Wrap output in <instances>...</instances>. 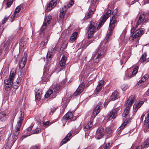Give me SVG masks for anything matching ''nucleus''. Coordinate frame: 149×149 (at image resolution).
Returning a JSON list of instances; mask_svg holds the SVG:
<instances>
[{"label":"nucleus","mask_w":149,"mask_h":149,"mask_svg":"<svg viewBox=\"0 0 149 149\" xmlns=\"http://www.w3.org/2000/svg\"><path fill=\"white\" fill-rule=\"evenodd\" d=\"M128 88L127 85L126 84H124L121 86V89L123 91H125Z\"/></svg>","instance_id":"3c124183"},{"label":"nucleus","mask_w":149,"mask_h":149,"mask_svg":"<svg viewBox=\"0 0 149 149\" xmlns=\"http://www.w3.org/2000/svg\"><path fill=\"white\" fill-rule=\"evenodd\" d=\"M52 18V16L50 15H49L46 17L44 20L43 25L42 26L41 29L42 30L44 31L46 27L49 25L51 22V20Z\"/></svg>","instance_id":"6e6552de"},{"label":"nucleus","mask_w":149,"mask_h":149,"mask_svg":"<svg viewBox=\"0 0 149 149\" xmlns=\"http://www.w3.org/2000/svg\"><path fill=\"white\" fill-rule=\"evenodd\" d=\"M30 149H39V148L38 146H34L31 147Z\"/></svg>","instance_id":"69168bd1"},{"label":"nucleus","mask_w":149,"mask_h":149,"mask_svg":"<svg viewBox=\"0 0 149 149\" xmlns=\"http://www.w3.org/2000/svg\"><path fill=\"white\" fill-rule=\"evenodd\" d=\"M78 34L77 32H74L70 36V42H72L75 41L77 38V36Z\"/></svg>","instance_id":"cd10ccee"},{"label":"nucleus","mask_w":149,"mask_h":149,"mask_svg":"<svg viewBox=\"0 0 149 149\" xmlns=\"http://www.w3.org/2000/svg\"><path fill=\"white\" fill-rule=\"evenodd\" d=\"M71 133H68L66 136L62 140L61 142L60 143V146H61L63 144L67 143V142L70 140V138L71 136Z\"/></svg>","instance_id":"6ab92c4d"},{"label":"nucleus","mask_w":149,"mask_h":149,"mask_svg":"<svg viewBox=\"0 0 149 149\" xmlns=\"http://www.w3.org/2000/svg\"><path fill=\"white\" fill-rule=\"evenodd\" d=\"M119 97L118 92L116 91H114L110 96V99L112 100H114Z\"/></svg>","instance_id":"412c9836"},{"label":"nucleus","mask_w":149,"mask_h":149,"mask_svg":"<svg viewBox=\"0 0 149 149\" xmlns=\"http://www.w3.org/2000/svg\"><path fill=\"white\" fill-rule=\"evenodd\" d=\"M21 8L22 6L21 5L19 6L16 8L14 13L15 14V15L18 16L19 15Z\"/></svg>","instance_id":"72a5a7b5"},{"label":"nucleus","mask_w":149,"mask_h":149,"mask_svg":"<svg viewBox=\"0 0 149 149\" xmlns=\"http://www.w3.org/2000/svg\"><path fill=\"white\" fill-rule=\"evenodd\" d=\"M146 54L145 53L143 54L141 57L140 58V60L141 62H144L146 59Z\"/></svg>","instance_id":"ea45409f"},{"label":"nucleus","mask_w":149,"mask_h":149,"mask_svg":"<svg viewBox=\"0 0 149 149\" xmlns=\"http://www.w3.org/2000/svg\"><path fill=\"white\" fill-rule=\"evenodd\" d=\"M111 34H110V33H109V32L107 35L106 36V38L104 40H106L107 41V42H108V41L109 40V36L110 35H111Z\"/></svg>","instance_id":"4d7b16f0"},{"label":"nucleus","mask_w":149,"mask_h":149,"mask_svg":"<svg viewBox=\"0 0 149 149\" xmlns=\"http://www.w3.org/2000/svg\"><path fill=\"white\" fill-rule=\"evenodd\" d=\"M139 69L138 66H136L134 68L133 71L132 72H130L128 74H126V76L128 77L127 78L130 79L134 76L137 73Z\"/></svg>","instance_id":"dca6fc26"},{"label":"nucleus","mask_w":149,"mask_h":149,"mask_svg":"<svg viewBox=\"0 0 149 149\" xmlns=\"http://www.w3.org/2000/svg\"><path fill=\"white\" fill-rule=\"evenodd\" d=\"M143 147L147 148L149 146V138L143 144Z\"/></svg>","instance_id":"e433bc0d"},{"label":"nucleus","mask_w":149,"mask_h":149,"mask_svg":"<svg viewBox=\"0 0 149 149\" xmlns=\"http://www.w3.org/2000/svg\"><path fill=\"white\" fill-rule=\"evenodd\" d=\"M26 60V56L23 57L21 60L19 61V66L21 68H23L25 66Z\"/></svg>","instance_id":"aec40b11"},{"label":"nucleus","mask_w":149,"mask_h":149,"mask_svg":"<svg viewBox=\"0 0 149 149\" xmlns=\"http://www.w3.org/2000/svg\"><path fill=\"white\" fill-rule=\"evenodd\" d=\"M112 128L110 127H107L105 129V134L111 135L113 132Z\"/></svg>","instance_id":"2f4dec72"},{"label":"nucleus","mask_w":149,"mask_h":149,"mask_svg":"<svg viewBox=\"0 0 149 149\" xmlns=\"http://www.w3.org/2000/svg\"><path fill=\"white\" fill-rule=\"evenodd\" d=\"M48 41L47 39H45L44 41H42L40 43L41 47H43L47 45V42Z\"/></svg>","instance_id":"37998d69"},{"label":"nucleus","mask_w":149,"mask_h":149,"mask_svg":"<svg viewBox=\"0 0 149 149\" xmlns=\"http://www.w3.org/2000/svg\"><path fill=\"white\" fill-rule=\"evenodd\" d=\"M104 22H103V21L101 20L98 25V26L97 28V29L99 30L100 28L103 25Z\"/></svg>","instance_id":"a18cd8bd"},{"label":"nucleus","mask_w":149,"mask_h":149,"mask_svg":"<svg viewBox=\"0 0 149 149\" xmlns=\"http://www.w3.org/2000/svg\"><path fill=\"white\" fill-rule=\"evenodd\" d=\"M67 57L65 55H63L61 61L59 62L60 66L63 68L65 67L66 61L67 60Z\"/></svg>","instance_id":"a211bd4d"},{"label":"nucleus","mask_w":149,"mask_h":149,"mask_svg":"<svg viewBox=\"0 0 149 149\" xmlns=\"http://www.w3.org/2000/svg\"><path fill=\"white\" fill-rule=\"evenodd\" d=\"M98 3V1L97 0H93L91 1V5H95V6H97Z\"/></svg>","instance_id":"49530a36"},{"label":"nucleus","mask_w":149,"mask_h":149,"mask_svg":"<svg viewBox=\"0 0 149 149\" xmlns=\"http://www.w3.org/2000/svg\"><path fill=\"white\" fill-rule=\"evenodd\" d=\"M74 3V1L73 0H71L70 2L69 3V5H70V6H72Z\"/></svg>","instance_id":"0e129e2a"},{"label":"nucleus","mask_w":149,"mask_h":149,"mask_svg":"<svg viewBox=\"0 0 149 149\" xmlns=\"http://www.w3.org/2000/svg\"><path fill=\"white\" fill-rule=\"evenodd\" d=\"M145 116V114H142V115H141V118H140V120H141V121H143V118Z\"/></svg>","instance_id":"338daca9"},{"label":"nucleus","mask_w":149,"mask_h":149,"mask_svg":"<svg viewBox=\"0 0 149 149\" xmlns=\"http://www.w3.org/2000/svg\"><path fill=\"white\" fill-rule=\"evenodd\" d=\"M2 149H9V147L8 145H5Z\"/></svg>","instance_id":"774afa93"},{"label":"nucleus","mask_w":149,"mask_h":149,"mask_svg":"<svg viewBox=\"0 0 149 149\" xmlns=\"http://www.w3.org/2000/svg\"><path fill=\"white\" fill-rule=\"evenodd\" d=\"M14 0H5L7 1L6 5L8 7H9L12 4Z\"/></svg>","instance_id":"a19ab883"},{"label":"nucleus","mask_w":149,"mask_h":149,"mask_svg":"<svg viewBox=\"0 0 149 149\" xmlns=\"http://www.w3.org/2000/svg\"><path fill=\"white\" fill-rule=\"evenodd\" d=\"M129 120H130L128 119L127 120V119L125 120L123 124H122L120 126L118 129V130L119 131H120L121 129H123L125 126L129 122Z\"/></svg>","instance_id":"c85d7f7f"},{"label":"nucleus","mask_w":149,"mask_h":149,"mask_svg":"<svg viewBox=\"0 0 149 149\" xmlns=\"http://www.w3.org/2000/svg\"><path fill=\"white\" fill-rule=\"evenodd\" d=\"M108 42L105 40H104L102 42L100 43L101 46H103L105 47L106 46H107Z\"/></svg>","instance_id":"c03bdc74"},{"label":"nucleus","mask_w":149,"mask_h":149,"mask_svg":"<svg viewBox=\"0 0 149 149\" xmlns=\"http://www.w3.org/2000/svg\"><path fill=\"white\" fill-rule=\"evenodd\" d=\"M149 77V75L148 74H146L142 78L144 81H146L147 79Z\"/></svg>","instance_id":"6e6d98bb"},{"label":"nucleus","mask_w":149,"mask_h":149,"mask_svg":"<svg viewBox=\"0 0 149 149\" xmlns=\"http://www.w3.org/2000/svg\"><path fill=\"white\" fill-rule=\"evenodd\" d=\"M55 47H54V48H53V47H50L49 49L48 52H49V50H51L50 53H51V54L54 53L55 51Z\"/></svg>","instance_id":"603ef678"},{"label":"nucleus","mask_w":149,"mask_h":149,"mask_svg":"<svg viewBox=\"0 0 149 149\" xmlns=\"http://www.w3.org/2000/svg\"><path fill=\"white\" fill-rule=\"evenodd\" d=\"M57 0H52L48 5L46 11L49 12L56 5Z\"/></svg>","instance_id":"ddd939ff"},{"label":"nucleus","mask_w":149,"mask_h":149,"mask_svg":"<svg viewBox=\"0 0 149 149\" xmlns=\"http://www.w3.org/2000/svg\"><path fill=\"white\" fill-rule=\"evenodd\" d=\"M81 92L79 91L77 89L75 92L74 93L73 95L74 96H77L78 95H79Z\"/></svg>","instance_id":"864d4df0"},{"label":"nucleus","mask_w":149,"mask_h":149,"mask_svg":"<svg viewBox=\"0 0 149 149\" xmlns=\"http://www.w3.org/2000/svg\"><path fill=\"white\" fill-rule=\"evenodd\" d=\"M40 132V130L36 129H35V130H34V132H33L32 133L33 134H38Z\"/></svg>","instance_id":"bf43d9fd"},{"label":"nucleus","mask_w":149,"mask_h":149,"mask_svg":"<svg viewBox=\"0 0 149 149\" xmlns=\"http://www.w3.org/2000/svg\"><path fill=\"white\" fill-rule=\"evenodd\" d=\"M112 144V143H108L105 146L104 149H109V148L111 147Z\"/></svg>","instance_id":"09e8293b"},{"label":"nucleus","mask_w":149,"mask_h":149,"mask_svg":"<svg viewBox=\"0 0 149 149\" xmlns=\"http://www.w3.org/2000/svg\"><path fill=\"white\" fill-rule=\"evenodd\" d=\"M104 81L103 80H100L98 83V85L94 91V93L97 94L101 90L102 88L104 85Z\"/></svg>","instance_id":"4468645a"},{"label":"nucleus","mask_w":149,"mask_h":149,"mask_svg":"<svg viewBox=\"0 0 149 149\" xmlns=\"http://www.w3.org/2000/svg\"><path fill=\"white\" fill-rule=\"evenodd\" d=\"M45 75V74H44L42 79V81L44 82H45L48 81L49 79V77L51 76V74H49L48 75H47L46 76Z\"/></svg>","instance_id":"f704fd0d"},{"label":"nucleus","mask_w":149,"mask_h":149,"mask_svg":"<svg viewBox=\"0 0 149 149\" xmlns=\"http://www.w3.org/2000/svg\"><path fill=\"white\" fill-rule=\"evenodd\" d=\"M8 16H5L4 17V19H3L2 20V23L3 24H4L6 22L7 20L8 19Z\"/></svg>","instance_id":"5fc2aeb1"},{"label":"nucleus","mask_w":149,"mask_h":149,"mask_svg":"<svg viewBox=\"0 0 149 149\" xmlns=\"http://www.w3.org/2000/svg\"><path fill=\"white\" fill-rule=\"evenodd\" d=\"M92 123V121H90L88 123L87 125L84 127V130L85 131H87V130L90 129L93 126Z\"/></svg>","instance_id":"473e14b6"},{"label":"nucleus","mask_w":149,"mask_h":149,"mask_svg":"<svg viewBox=\"0 0 149 149\" xmlns=\"http://www.w3.org/2000/svg\"><path fill=\"white\" fill-rule=\"evenodd\" d=\"M22 125L20 123H17L16 127L15 129L13 134V142L15 141L17 139V136L19 133V131L20 129L21 126Z\"/></svg>","instance_id":"1a4fd4ad"},{"label":"nucleus","mask_w":149,"mask_h":149,"mask_svg":"<svg viewBox=\"0 0 149 149\" xmlns=\"http://www.w3.org/2000/svg\"><path fill=\"white\" fill-rule=\"evenodd\" d=\"M97 24L93 22H91L87 29L88 38L91 37L96 31Z\"/></svg>","instance_id":"39448f33"},{"label":"nucleus","mask_w":149,"mask_h":149,"mask_svg":"<svg viewBox=\"0 0 149 149\" xmlns=\"http://www.w3.org/2000/svg\"><path fill=\"white\" fill-rule=\"evenodd\" d=\"M46 74L47 75H48L49 74H51V73L50 72V71H49V67L48 66L47 67H46L45 69V72L44 74Z\"/></svg>","instance_id":"79ce46f5"},{"label":"nucleus","mask_w":149,"mask_h":149,"mask_svg":"<svg viewBox=\"0 0 149 149\" xmlns=\"http://www.w3.org/2000/svg\"><path fill=\"white\" fill-rule=\"evenodd\" d=\"M73 116V114L71 112H68L63 117V119L67 120L71 118Z\"/></svg>","instance_id":"bb28decb"},{"label":"nucleus","mask_w":149,"mask_h":149,"mask_svg":"<svg viewBox=\"0 0 149 149\" xmlns=\"http://www.w3.org/2000/svg\"><path fill=\"white\" fill-rule=\"evenodd\" d=\"M118 21L117 20V15L114 14L110 18L109 27V33L111 34L115 27V24Z\"/></svg>","instance_id":"423d86ee"},{"label":"nucleus","mask_w":149,"mask_h":149,"mask_svg":"<svg viewBox=\"0 0 149 149\" xmlns=\"http://www.w3.org/2000/svg\"><path fill=\"white\" fill-rule=\"evenodd\" d=\"M51 50H49V52H48L47 55V59L49 61L51 60L52 55V54H51V53H50Z\"/></svg>","instance_id":"58836bf2"},{"label":"nucleus","mask_w":149,"mask_h":149,"mask_svg":"<svg viewBox=\"0 0 149 149\" xmlns=\"http://www.w3.org/2000/svg\"><path fill=\"white\" fill-rule=\"evenodd\" d=\"M144 102L143 101H141L138 103H135L133 105V109L135 111H136L143 104Z\"/></svg>","instance_id":"b1692460"},{"label":"nucleus","mask_w":149,"mask_h":149,"mask_svg":"<svg viewBox=\"0 0 149 149\" xmlns=\"http://www.w3.org/2000/svg\"><path fill=\"white\" fill-rule=\"evenodd\" d=\"M145 81H144L143 79L142 78L136 84V86H141V83H143Z\"/></svg>","instance_id":"8fccbe9b"},{"label":"nucleus","mask_w":149,"mask_h":149,"mask_svg":"<svg viewBox=\"0 0 149 149\" xmlns=\"http://www.w3.org/2000/svg\"><path fill=\"white\" fill-rule=\"evenodd\" d=\"M92 6V9H91L89 10V12L87 13V14L86 15L85 17V18L87 19L91 17L93 14L97 6H95V5H91Z\"/></svg>","instance_id":"2eb2a0df"},{"label":"nucleus","mask_w":149,"mask_h":149,"mask_svg":"<svg viewBox=\"0 0 149 149\" xmlns=\"http://www.w3.org/2000/svg\"><path fill=\"white\" fill-rule=\"evenodd\" d=\"M22 77H18V78H17L16 82L18 84V83L20 84L21 81V80L22 79Z\"/></svg>","instance_id":"13d9d810"},{"label":"nucleus","mask_w":149,"mask_h":149,"mask_svg":"<svg viewBox=\"0 0 149 149\" xmlns=\"http://www.w3.org/2000/svg\"><path fill=\"white\" fill-rule=\"evenodd\" d=\"M19 114L20 115L19 116V120L18 121L17 123H20L22 125L23 120L24 118V113L21 111H20Z\"/></svg>","instance_id":"a878e982"},{"label":"nucleus","mask_w":149,"mask_h":149,"mask_svg":"<svg viewBox=\"0 0 149 149\" xmlns=\"http://www.w3.org/2000/svg\"><path fill=\"white\" fill-rule=\"evenodd\" d=\"M145 30L144 28H140L137 29L134 32H131V33H133V34L130 36V38L132 40H138V38L140 37L144 33Z\"/></svg>","instance_id":"20e7f679"},{"label":"nucleus","mask_w":149,"mask_h":149,"mask_svg":"<svg viewBox=\"0 0 149 149\" xmlns=\"http://www.w3.org/2000/svg\"><path fill=\"white\" fill-rule=\"evenodd\" d=\"M96 134L98 137L97 139H100L104 135V128L102 127H99L97 129L96 132Z\"/></svg>","instance_id":"f8f14e48"},{"label":"nucleus","mask_w":149,"mask_h":149,"mask_svg":"<svg viewBox=\"0 0 149 149\" xmlns=\"http://www.w3.org/2000/svg\"><path fill=\"white\" fill-rule=\"evenodd\" d=\"M85 87V84L84 83H82L79 86V87L77 89L79 91L82 92L84 88Z\"/></svg>","instance_id":"c9c22d12"},{"label":"nucleus","mask_w":149,"mask_h":149,"mask_svg":"<svg viewBox=\"0 0 149 149\" xmlns=\"http://www.w3.org/2000/svg\"><path fill=\"white\" fill-rule=\"evenodd\" d=\"M144 124L145 125H148L149 127V111H148V114L145 117V119L144 121Z\"/></svg>","instance_id":"c756f323"},{"label":"nucleus","mask_w":149,"mask_h":149,"mask_svg":"<svg viewBox=\"0 0 149 149\" xmlns=\"http://www.w3.org/2000/svg\"><path fill=\"white\" fill-rule=\"evenodd\" d=\"M6 118V114L4 111L0 112V120L1 121L5 120Z\"/></svg>","instance_id":"7c9ffc66"},{"label":"nucleus","mask_w":149,"mask_h":149,"mask_svg":"<svg viewBox=\"0 0 149 149\" xmlns=\"http://www.w3.org/2000/svg\"><path fill=\"white\" fill-rule=\"evenodd\" d=\"M65 81H63L61 83L54 84L53 86V90L56 93H57L60 91L62 88V86L64 85Z\"/></svg>","instance_id":"9b49d317"},{"label":"nucleus","mask_w":149,"mask_h":149,"mask_svg":"<svg viewBox=\"0 0 149 149\" xmlns=\"http://www.w3.org/2000/svg\"><path fill=\"white\" fill-rule=\"evenodd\" d=\"M68 42L67 41H64L63 43V44L62 45L63 47H67Z\"/></svg>","instance_id":"680f3d73"},{"label":"nucleus","mask_w":149,"mask_h":149,"mask_svg":"<svg viewBox=\"0 0 149 149\" xmlns=\"http://www.w3.org/2000/svg\"><path fill=\"white\" fill-rule=\"evenodd\" d=\"M134 99L135 96L132 95L130 96L127 100L125 104L126 108L123 114V117H125L128 114L130 108L133 103Z\"/></svg>","instance_id":"7ed1b4c3"},{"label":"nucleus","mask_w":149,"mask_h":149,"mask_svg":"<svg viewBox=\"0 0 149 149\" xmlns=\"http://www.w3.org/2000/svg\"><path fill=\"white\" fill-rule=\"evenodd\" d=\"M20 85V83H17L16 82H15L14 85H13V88L15 89H17L18 87Z\"/></svg>","instance_id":"de8ad7c7"},{"label":"nucleus","mask_w":149,"mask_h":149,"mask_svg":"<svg viewBox=\"0 0 149 149\" xmlns=\"http://www.w3.org/2000/svg\"><path fill=\"white\" fill-rule=\"evenodd\" d=\"M118 110V109L116 108L111 111L107 116L108 120H110L112 119H115L117 116Z\"/></svg>","instance_id":"9d476101"},{"label":"nucleus","mask_w":149,"mask_h":149,"mask_svg":"<svg viewBox=\"0 0 149 149\" xmlns=\"http://www.w3.org/2000/svg\"><path fill=\"white\" fill-rule=\"evenodd\" d=\"M57 108H55L54 107H53L51 109V112L52 113L54 112L56 109Z\"/></svg>","instance_id":"e2e57ef3"},{"label":"nucleus","mask_w":149,"mask_h":149,"mask_svg":"<svg viewBox=\"0 0 149 149\" xmlns=\"http://www.w3.org/2000/svg\"><path fill=\"white\" fill-rule=\"evenodd\" d=\"M111 13V10H108L106 13L102 17L101 20L105 22L108 17L110 15Z\"/></svg>","instance_id":"4be33fe9"},{"label":"nucleus","mask_w":149,"mask_h":149,"mask_svg":"<svg viewBox=\"0 0 149 149\" xmlns=\"http://www.w3.org/2000/svg\"><path fill=\"white\" fill-rule=\"evenodd\" d=\"M17 16V15H15V14L14 13L13 15H12L11 17V22H13L14 20V18Z\"/></svg>","instance_id":"052dcab7"},{"label":"nucleus","mask_w":149,"mask_h":149,"mask_svg":"<svg viewBox=\"0 0 149 149\" xmlns=\"http://www.w3.org/2000/svg\"><path fill=\"white\" fill-rule=\"evenodd\" d=\"M16 75V71L15 70H12L10 72L8 79L4 81L5 84V89L7 91H9L13 85L14 79Z\"/></svg>","instance_id":"f03ea898"},{"label":"nucleus","mask_w":149,"mask_h":149,"mask_svg":"<svg viewBox=\"0 0 149 149\" xmlns=\"http://www.w3.org/2000/svg\"><path fill=\"white\" fill-rule=\"evenodd\" d=\"M105 52L106 49L104 47H98L96 51L93 54L92 58L93 59V62L98 63L100 59L103 56Z\"/></svg>","instance_id":"f257e3e1"},{"label":"nucleus","mask_w":149,"mask_h":149,"mask_svg":"<svg viewBox=\"0 0 149 149\" xmlns=\"http://www.w3.org/2000/svg\"><path fill=\"white\" fill-rule=\"evenodd\" d=\"M67 10V7L65 6H64L61 9H60L59 14V17H60L62 18L64 16Z\"/></svg>","instance_id":"5701e85b"},{"label":"nucleus","mask_w":149,"mask_h":149,"mask_svg":"<svg viewBox=\"0 0 149 149\" xmlns=\"http://www.w3.org/2000/svg\"><path fill=\"white\" fill-rule=\"evenodd\" d=\"M42 95V93L41 90H37L36 92V99L38 101L40 100L41 98Z\"/></svg>","instance_id":"393cba45"},{"label":"nucleus","mask_w":149,"mask_h":149,"mask_svg":"<svg viewBox=\"0 0 149 149\" xmlns=\"http://www.w3.org/2000/svg\"><path fill=\"white\" fill-rule=\"evenodd\" d=\"M52 93V90L50 89L48 90L45 95V97L47 98L49 97Z\"/></svg>","instance_id":"4c0bfd02"},{"label":"nucleus","mask_w":149,"mask_h":149,"mask_svg":"<svg viewBox=\"0 0 149 149\" xmlns=\"http://www.w3.org/2000/svg\"><path fill=\"white\" fill-rule=\"evenodd\" d=\"M103 105V103L101 102H99L97 104L91 116L92 118H94L99 113L101 109L102 108Z\"/></svg>","instance_id":"0eeeda50"},{"label":"nucleus","mask_w":149,"mask_h":149,"mask_svg":"<svg viewBox=\"0 0 149 149\" xmlns=\"http://www.w3.org/2000/svg\"><path fill=\"white\" fill-rule=\"evenodd\" d=\"M144 15H140L139 18V19L137 23L136 24L135 27H133L131 31L132 32H134L136 29V27L138 26V25L141 24L142 22L143 21L144 19Z\"/></svg>","instance_id":"f3484780"}]
</instances>
